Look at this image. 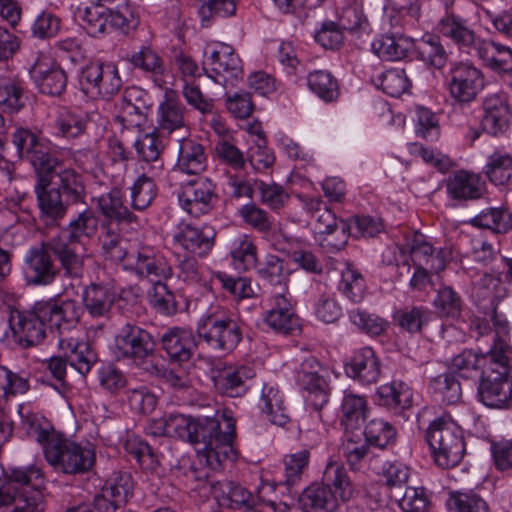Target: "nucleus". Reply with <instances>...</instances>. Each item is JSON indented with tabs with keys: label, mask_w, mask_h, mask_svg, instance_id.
I'll list each match as a JSON object with an SVG mask.
<instances>
[{
	"label": "nucleus",
	"mask_w": 512,
	"mask_h": 512,
	"mask_svg": "<svg viewBox=\"0 0 512 512\" xmlns=\"http://www.w3.org/2000/svg\"><path fill=\"white\" fill-rule=\"evenodd\" d=\"M236 420L229 409L217 410L212 417L194 418L192 444L198 445L209 466L218 468L224 461H235Z\"/></svg>",
	"instance_id": "f257e3e1"
},
{
	"label": "nucleus",
	"mask_w": 512,
	"mask_h": 512,
	"mask_svg": "<svg viewBox=\"0 0 512 512\" xmlns=\"http://www.w3.org/2000/svg\"><path fill=\"white\" fill-rule=\"evenodd\" d=\"M98 225L95 212L85 209L73 217L57 236L47 240V246L67 275L71 277L81 275L85 241L96 235Z\"/></svg>",
	"instance_id": "f03ea898"
},
{
	"label": "nucleus",
	"mask_w": 512,
	"mask_h": 512,
	"mask_svg": "<svg viewBox=\"0 0 512 512\" xmlns=\"http://www.w3.org/2000/svg\"><path fill=\"white\" fill-rule=\"evenodd\" d=\"M353 495V486L344 466L330 458L325 466L321 484L307 487L299 497L303 512H318L334 507L335 499L349 500Z\"/></svg>",
	"instance_id": "7ed1b4c3"
},
{
	"label": "nucleus",
	"mask_w": 512,
	"mask_h": 512,
	"mask_svg": "<svg viewBox=\"0 0 512 512\" xmlns=\"http://www.w3.org/2000/svg\"><path fill=\"white\" fill-rule=\"evenodd\" d=\"M424 437L432 460L439 468H454L462 461L466 451L463 432L450 417L433 420Z\"/></svg>",
	"instance_id": "20e7f679"
},
{
	"label": "nucleus",
	"mask_w": 512,
	"mask_h": 512,
	"mask_svg": "<svg viewBox=\"0 0 512 512\" xmlns=\"http://www.w3.org/2000/svg\"><path fill=\"white\" fill-rule=\"evenodd\" d=\"M43 455L47 463L57 473L66 475L83 474L95 464V451L60 432L52 437Z\"/></svg>",
	"instance_id": "39448f33"
},
{
	"label": "nucleus",
	"mask_w": 512,
	"mask_h": 512,
	"mask_svg": "<svg viewBox=\"0 0 512 512\" xmlns=\"http://www.w3.org/2000/svg\"><path fill=\"white\" fill-rule=\"evenodd\" d=\"M197 332L211 349L229 352L242 339V331L232 314L219 305L211 306L198 321Z\"/></svg>",
	"instance_id": "423d86ee"
},
{
	"label": "nucleus",
	"mask_w": 512,
	"mask_h": 512,
	"mask_svg": "<svg viewBox=\"0 0 512 512\" xmlns=\"http://www.w3.org/2000/svg\"><path fill=\"white\" fill-rule=\"evenodd\" d=\"M489 365L482 371L478 398L487 407L505 409L512 405L510 358L487 357Z\"/></svg>",
	"instance_id": "0eeeda50"
},
{
	"label": "nucleus",
	"mask_w": 512,
	"mask_h": 512,
	"mask_svg": "<svg viewBox=\"0 0 512 512\" xmlns=\"http://www.w3.org/2000/svg\"><path fill=\"white\" fill-rule=\"evenodd\" d=\"M114 353L118 360L129 361L146 370H157L153 365L154 341L145 329L127 323L115 337Z\"/></svg>",
	"instance_id": "6e6552de"
},
{
	"label": "nucleus",
	"mask_w": 512,
	"mask_h": 512,
	"mask_svg": "<svg viewBox=\"0 0 512 512\" xmlns=\"http://www.w3.org/2000/svg\"><path fill=\"white\" fill-rule=\"evenodd\" d=\"M42 470L36 465L9 467L0 478V508L17 506L19 499H29L33 492H42Z\"/></svg>",
	"instance_id": "1a4fd4ad"
},
{
	"label": "nucleus",
	"mask_w": 512,
	"mask_h": 512,
	"mask_svg": "<svg viewBox=\"0 0 512 512\" xmlns=\"http://www.w3.org/2000/svg\"><path fill=\"white\" fill-rule=\"evenodd\" d=\"M203 69L216 83L236 85L243 77L242 63L234 49L225 43L209 44L204 52Z\"/></svg>",
	"instance_id": "9d476101"
},
{
	"label": "nucleus",
	"mask_w": 512,
	"mask_h": 512,
	"mask_svg": "<svg viewBox=\"0 0 512 512\" xmlns=\"http://www.w3.org/2000/svg\"><path fill=\"white\" fill-rule=\"evenodd\" d=\"M80 84L86 93L109 100L119 93L123 81L115 63L94 61L82 68Z\"/></svg>",
	"instance_id": "9b49d317"
},
{
	"label": "nucleus",
	"mask_w": 512,
	"mask_h": 512,
	"mask_svg": "<svg viewBox=\"0 0 512 512\" xmlns=\"http://www.w3.org/2000/svg\"><path fill=\"white\" fill-rule=\"evenodd\" d=\"M18 156L31 163L38 174L53 172L58 160L51 154L50 142L29 129L18 128L12 135Z\"/></svg>",
	"instance_id": "f8f14e48"
},
{
	"label": "nucleus",
	"mask_w": 512,
	"mask_h": 512,
	"mask_svg": "<svg viewBox=\"0 0 512 512\" xmlns=\"http://www.w3.org/2000/svg\"><path fill=\"white\" fill-rule=\"evenodd\" d=\"M327 375L328 371L313 356L306 357L300 365L297 382L307 392V406L315 411H320L329 402Z\"/></svg>",
	"instance_id": "ddd939ff"
},
{
	"label": "nucleus",
	"mask_w": 512,
	"mask_h": 512,
	"mask_svg": "<svg viewBox=\"0 0 512 512\" xmlns=\"http://www.w3.org/2000/svg\"><path fill=\"white\" fill-rule=\"evenodd\" d=\"M400 252L409 254L413 265H425L430 272L438 273L445 269L451 257L449 249L436 250L428 237L418 231H406L404 243L396 246Z\"/></svg>",
	"instance_id": "4468645a"
},
{
	"label": "nucleus",
	"mask_w": 512,
	"mask_h": 512,
	"mask_svg": "<svg viewBox=\"0 0 512 512\" xmlns=\"http://www.w3.org/2000/svg\"><path fill=\"white\" fill-rule=\"evenodd\" d=\"M37 302L42 321L59 337L76 328L83 314L81 305L74 299L49 298Z\"/></svg>",
	"instance_id": "2eb2a0df"
},
{
	"label": "nucleus",
	"mask_w": 512,
	"mask_h": 512,
	"mask_svg": "<svg viewBox=\"0 0 512 512\" xmlns=\"http://www.w3.org/2000/svg\"><path fill=\"white\" fill-rule=\"evenodd\" d=\"M484 88V76L480 69L468 62L455 63L448 74L450 97L459 104L474 101Z\"/></svg>",
	"instance_id": "dca6fc26"
},
{
	"label": "nucleus",
	"mask_w": 512,
	"mask_h": 512,
	"mask_svg": "<svg viewBox=\"0 0 512 512\" xmlns=\"http://www.w3.org/2000/svg\"><path fill=\"white\" fill-rule=\"evenodd\" d=\"M9 326L13 341L21 348L38 346L46 338L47 326L42 321L38 302L28 310L11 313Z\"/></svg>",
	"instance_id": "f3484780"
},
{
	"label": "nucleus",
	"mask_w": 512,
	"mask_h": 512,
	"mask_svg": "<svg viewBox=\"0 0 512 512\" xmlns=\"http://www.w3.org/2000/svg\"><path fill=\"white\" fill-rule=\"evenodd\" d=\"M47 241L30 248L24 256L22 275L28 286H49L56 280L59 269L54 263Z\"/></svg>",
	"instance_id": "a211bd4d"
},
{
	"label": "nucleus",
	"mask_w": 512,
	"mask_h": 512,
	"mask_svg": "<svg viewBox=\"0 0 512 512\" xmlns=\"http://www.w3.org/2000/svg\"><path fill=\"white\" fill-rule=\"evenodd\" d=\"M33 83L43 94L60 96L67 86V75L57 61L46 52H37L29 69Z\"/></svg>",
	"instance_id": "6ab92c4d"
},
{
	"label": "nucleus",
	"mask_w": 512,
	"mask_h": 512,
	"mask_svg": "<svg viewBox=\"0 0 512 512\" xmlns=\"http://www.w3.org/2000/svg\"><path fill=\"white\" fill-rule=\"evenodd\" d=\"M439 36L449 40L459 49H470L476 43V33L471 19L453 7V1L445 2V12L436 24Z\"/></svg>",
	"instance_id": "aec40b11"
},
{
	"label": "nucleus",
	"mask_w": 512,
	"mask_h": 512,
	"mask_svg": "<svg viewBox=\"0 0 512 512\" xmlns=\"http://www.w3.org/2000/svg\"><path fill=\"white\" fill-rule=\"evenodd\" d=\"M217 202L216 185L208 178L190 181L179 195L180 206L193 217L209 214Z\"/></svg>",
	"instance_id": "412c9836"
},
{
	"label": "nucleus",
	"mask_w": 512,
	"mask_h": 512,
	"mask_svg": "<svg viewBox=\"0 0 512 512\" xmlns=\"http://www.w3.org/2000/svg\"><path fill=\"white\" fill-rule=\"evenodd\" d=\"M53 172L38 174V181L35 186L38 206L40 209V218L47 225L57 224L67 213L68 203L66 198H62L60 189L50 187L52 184Z\"/></svg>",
	"instance_id": "4be33fe9"
},
{
	"label": "nucleus",
	"mask_w": 512,
	"mask_h": 512,
	"mask_svg": "<svg viewBox=\"0 0 512 512\" xmlns=\"http://www.w3.org/2000/svg\"><path fill=\"white\" fill-rule=\"evenodd\" d=\"M127 61L133 69L150 79L155 87L166 86L169 71L160 51L152 44L141 45L128 55Z\"/></svg>",
	"instance_id": "5701e85b"
},
{
	"label": "nucleus",
	"mask_w": 512,
	"mask_h": 512,
	"mask_svg": "<svg viewBox=\"0 0 512 512\" xmlns=\"http://www.w3.org/2000/svg\"><path fill=\"white\" fill-rule=\"evenodd\" d=\"M264 322L274 331L290 334L298 327L291 297L287 291L277 292L265 300Z\"/></svg>",
	"instance_id": "b1692460"
},
{
	"label": "nucleus",
	"mask_w": 512,
	"mask_h": 512,
	"mask_svg": "<svg viewBox=\"0 0 512 512\" xmlns=\"http://www.w3.org/2000/svg\"><path fill=\"white\" fill-rule=\"evenodd\" d=\"M216 231L210 225L192 226L180 224L173 235V241L182 249L198 257L209 254L215 244Z\"/></svg>",
	"instance_id": "393cba45"
},
{
	"label": "nucleus",
	"mask_w": 512,
	"mask_h": 512,
	"mask_svg": "<svg viewBox=\"0 0 512 512\" xmlns=\"http://www.w3.org/2000/svg\"><path fill=\"white\" fill-rule=\"evenodd\" d=\"M482 107V129L492 136L503 134L512 117L507 95L503 92L489 94L483 99Z\"/></svg>",
	"instance_id": "a878e982"
},
{
	"label": "nucleus",
	"mask_w": 512,
	"mask_h": 512,
	"mask_svg": "<svg viewBox=\"0 0 512 512\" xmlns=\"http://www.w3.org/2000/svg\"><path fill=\"white\" fill-rule=\"evenodd\" d=\"M347 375L364 385L376 383L381 374L380 359L371 347L356 349L345 365Z\"/></svg>",
	"instance_id": "bb28decb"
},
{
	"label": "nucleus",
	"mask_w": 512,
	"mask_h": 512,
	"mask_svg": "<svg viewBox=\"0 0 512 512\" xmlns=\"http://www.w3.org/2000/svg\"><path fill=\"white\" fill-rule=\"evenodd\" d=\"M126 260L127 266L140 277L161 280L172 275V268L166 258L149 248L130 253Z\"/></svg>",
	"instance_id": "cd10ccee"
},
{
	"label": "nucleus",
	"mask_w": 512,
	"mask_h": 512,
	"mask_svg": "<svg viewBox=\"0 0 512 512\" xmlns=\"http://www.w3.org/2000/svg\"><path fill=\"white\" fill-rule=\"evenodd\" d=\"M254 376L255 372L249 366L226 367L214 377V387L221 395L231 398L242 397L248 392V382Z\"/></svg>",
	"instance_id": "c85d7f7f"
},
{
	"label": "nucleus",
	"mask_w": 512,
	"mask_h": 512,
	"mask_svg": "<svg viewBox=\"0 0 512 512\" xmlns=\"http://www.w3.org/2000/svg\"><path fill=\"white\" fill-rule=\"evenodd\" d=\"M18 413L21 417L22 430L27 437L41 446L42 451L47 448L50 439L60 433L45 416L34 411L29 404H21Z\"/></svg>",
	"instance_id": "c756f323"
},
{
	"label": "nucleus",
	"mask_w": 512,
	"mask_h": 512,
	"mask_svg": "<svg viewBox=\"0 0 512 512\" xmlns=\"http://www.w3.org/2000/svg\"><path fill=\"white\" fill-rule=\"evenodd\" d=\"M57 346L69 365L82 376L87 375L98 360L96 352L87 342L59 337Z\"/></svg>",
	"instance_id": "7c9ffc66"
},
{
	"label": "nucleus",
	"mask_w": 512,
	"mask_h": 512,
	"mask_svg": "<svg viewBox=\"0 0 512 512\" xmlns=\"http://www.w3.org/2000/svg\"><path fill=\"white\" fill-rule=\"evenodd\" d=\"M186 108L172 90L165 92L157 111V129L168 134L186 127Z\"/></svg>",
	"instance_id": "2f4dec72"
},
{
	"label": "nucleus",
	"mask_w": 512,
	"mask_h": 512,
	"mask_svg": "<svg viewBox=\"0 0 512 512\" xmlns=\"http://www.w3.org/2000/svg\"><path fill=\"white\" fill-rule=\"evenodd\" d=\"M82 301L92 318L106 317L116 301V292L110 284L91 283L84 289Z\"/></svg>",
	"instance_id": "473e14b6"
},
{
	"label": "nucleus",
	"mask_w": 512,
	"mask_h": 512,
	"mask_svg": "<svg viewBox=\"0 0 512 512\" xmlns=\"http://www.w3.org/2000/svg\"><path fill=\"white\" fill-rule=\"evenodd\" d=\"M162 347L174 362H187L193 354L195 339L191 330L173 327L161 337Z\"/></svg>",
	"instance_id": "72a5a7b5"
},
{
	"label": "nucleus",
	"mask_w": 512,
	"mask_h": 512,
	"mask_svg": "<svg viewBox=\"0 0 512 512\" xmlns=\"http://www.w3.org/2000/svg\"><path fill=\"white\" fill-rule=\"evenodd\" d=\"M25 82L10 72L0 73V109L5 113H17L25 105Z\"/></svg>",
	"instance_id": "f704fd0d"
},
{
	"label": "nucleus",
	"mask_w": 512,
	"mask_h": 512,
	"mask_svg": "<svg viewBox=\"0 0 512 512\" xmlns=\"http://www.w3.org/2000/svg\"><path fill=\"white\" fill-rule=\"evenodd\" d=\"M178 157L175 171L196 175L206 168V155L203 146L191 138H182L178 142Z\"/></svg>",
	"instance_id": "c9c22d12"
},
{
	"label": "nucleus",
	"mask_w": 512,
	"mask_h": 512,
	"mask_svg": "<svg viewBox=\"0 0 512 512\" xmlns=\"http://www.w3.org/2000/svg\"><path fill=\"white\" fill-rule=\"evenodd\" d=\"M121 223L114 221H102L98 236L103 254L115 263L128 258L127 241L121 234Z\"/></svg>",
	"instance_id": "e433bc0d"
},
{
	"label": "nucleus",
	"mask_w": 512,
	"mask_h": 512,
	"mask_svg": "<svg viewBox=\"0 0 512 512\" xmlns=\"http://www.w3.org/2000/svg\"><path fill=\"white\" fill-rule=\"evenodd\" d=\"M258 407L272 424L284 426L289 421L284 395L276 385H263Z\"/></svg>",
	"instance_id": "4c0bfd02"
},
{
	"label": "nucleus",
	"mask_w": 512,
	"mask_h": 512,
	"mask_svg": "<svg viewBox=\"0 0 512 512\" xmlns=\"http://www.w3.org/2000/svg\"><path fill=\"white\" fill-rule=\"evenodd\" d=\"M97 208L105 217L103 221L131 224L137 216L124 204V194L119 188H113L97 198Z\"/></svg>",
	"instance_id": "58836bf2"
},
{
	"label": "nucleus",
	"mask_w": 512,
	"mask_h": 512,
	"mask_svg": "<svg viewBox=\"0 0 512 512\" xmlns=\"http://www.w3.org/2000/svg\"><path fill=\"white\" fill-rule=\"evenodd\" d=\"M445 187L448 196L455 200L479 199L483 192L479 176L464 170L449 176Z\"/></svg>",
	"instance_id": "ea45409f"
},
{
	"label": "nucleus",
	"mask_w": 512,
	"mask_h": 512,
	"mask_svg": "<svg viewBox=\"0 0 512 512\" xmlns=\"http://www.w3.org/2000/svg\"><path fill=\"white\" fill-rule=\"evenodd\" d=\"M135 148L142 159L146 163V167H142L152 177H160L164 172V161L161 157L163 145L155 133H146L135 142Z\"/></svg>",
	"instance_id": "a19ab883"
},
{
	"label": "nucleus",
	"mask_w": 512,
	"mask_h": 512,
	"mask_svg": "<svg viewBox=\"0 0 512 512\" xmlns=\"http://www.w3.org/2000/svg\"><path fill=\"white\" fill-rule=\"evenodd\" d=\"M88 124L87 114L67 108L57 111L53 120V133L62 138L74 139L84 134Z\"/></svg>",
	"instance_id": "79ce46f5"
},
{
	"label": "nucleus",
	"mask_w": 512,
	"mask_h": 512,
	"mask_svg": "<svg viewBox=\"0 0 512 512\" xmlns=\"http://www.w3.org/2000/svg\"><path fill=\"white\" fill-rule=\"evenodd\" d=\"M491 307L492 311L489 314V319L492 322L495 335L492 346L489 351H487V357H499L503 359L509 357L512 353L510 324L506 316L497 311L496 304L491 305Z\"/></svg>",
	"instance_id": "37998d69"
},
{
	"label": "nucleus",
	"mask_w": 512,
	"mask_h": 512,
	"mask_svg": "<svg viewBox=\"0 0 512 512\" xmlns=\"http://www.w3.org/2000/svg\"><path fill=\"white\" fill-rule=\"evenodd\" d=\"M483 173L496 186L512 184V155L504 150L495 149L487 157Z\"/></svg>",
	"instance_id": "c03bdc74"
},
{
	"label": "nucleus",
	"mask_w": 512,
	"mask_h": 512,
	"mask_svg": "<svg viewBox=\"0 0 512 512\" xmlns=\"http://www.w3.org/2000/svg\"><path fill=\"white\" fill-rule=\"evenodd\" d=\"M486 356L487 352L478 354L472 349H465L451 359L450 370L461 378L474 379L489 365Z\"/></svg>",
	"instance_id": "a18cd8bd"
},
{
	"label": "nucleus",
	"mask_w": 512,
	"mask_h": 512,
	"mask_svg": "<svg viewBox=\"0 0 512 512\" xmlns=\"http://www.w3.org/2000/svg\"><path fill=\"white\" fill-rule=\"evenodd\" d=\"M368 413V402L365 396L345 392L341 402V422L347 429L359 428Z\"/></svg>",
	"instance_id": "49530a36"
},
{
	"label": "nucleus",
	"mask_w": 512,
	"mask_h": 512,
	"mask_svg": "<svg viewBox=\"0 0 512 512\" xmlns=\"http://www.w3.org/2000/svg\"><path fill=\"white\" fill-rule=\"evenodd\" d=\"M379 404L390 409H406L412 404L411 388L400 381L381 385L377 390Z\"/></svg>",
	"instance_id": "de8ad7c7"
},
{
	"label": "nucleus",
	"mask_w": 512,
	"mask_h": 512,
	"mask_svg": "<svg viewBox=\"0 0 512 512\" xmlns=\"http://www.w3.org/2000/svg\"><path fill=\"white\" fill-rule=\"evenodd\" d=\"M410 41L402 36L381 35L372 44V51L382 60L397 61L407 56Z\"/></svg>",
	"instance_id": "09e8293b"
},
{
	"label": "nucleus",
	"mask_w": 512,
	"mask_h": 512,
	"mask_svg": "<svg viewBox=\"0 0 512 512\" xmlns=\"http://www.w3.org/2000/svg\"><path fill=\"white\" fill-rule=\"evenodd\" d=\"M155 178L147 171L139 176L130 188V205L136 211H144L155 200L158 187Z\"/></svg>",
	"instance_id": "8fccbe9b"
},
{
	"label": "nucleus",
	"mask_w": 512,
	"mask_h": 512,
	"mask_svg": "<svg viewBox=\"0 0 512 512\" xmlns=\"http://www.w3.org/2000/svg\"><path fill=\"white\" fill-rule=\"evenodd\" d=\"M480 57L486 66L497 72H512V49L503 44L491 41L484 43L479 50Z\"/></svg>",
	"instance_id": "3c124183"
},
{
	"label": "nucleus",
	"mask_w": 512,
	"mask_h": 512,
	"mask_svg": "<svg viewBox=\"0 0 512 512\" xmlns=\"http://www.w3.org/2000/svg\"><path fill=\"white\" fill-rule=\"evenodd\" d=\"M58 182L56 189H60L61 195L67 199L68 203L77 204L84 202L85 186L82 176L74 169H62L55 174Z\"/></svg>",
	"instance_id": "603ef678"
},
{
	"label": "nucleus",
	"mask_w": 512,
	"mask_h": 512,
	"mask_svg": "<svg viewBox=\"0 0 512 512\" xmlns=\"http://www.w3.org/2000/svg\"><path fill=\"white\" fill-rule=\"evenodd\" d=\"M314 229L317 233L326 234V235H330V234L340 230L341 239L338 240L337 242H332V241H329L328 239H325V241L327 242L326 247L330 248L331 251H333V250L340 251L347 244L348 234L346 232V230H347L346 224L343 221H340V226H339L337 217L329 209L325 208L324 210H322V212H320L316 216Z\"/></svg>",
	"instance_id": "864d4df0"
},
{
	"label": "nucleus",
	"mask_w": 512,
	"mask_h": 512,
	"mask_svg": "<svg viewBox=\"0 0 512 512\" xmlns=\"http://www.w3.org/2000/svg\"><path fill=\"white\" fill-rule=\"evenodd\" d=\"M429 390L436 399L447 405L457 404L462 398L461 385L452 373L434 377L429 383Z\"/></svg>",
	"instance_id": "5fc2aeb1"
},
{
	"label": "nucleus",
	"mask_w": 512,
	"mask_h": 512,
	"mask_svg": "<svg viewBox=\"0 0 512 512\" xmlns=\"http://www.w3.org/2000/svg\"><path fill=\"white\" fill-rule=\"evenodd\" d=\"M232 264L238 271H248L257 264V247L248 235L236 238L231 246Z\"/></svg>",
	"instance_id": "6e6d98bb"
},
{
	"label": "nucleus",
	"mask_w": 512,
	"mask_h": 512,
	"mask_svg": "<svg viewBox=\"0 0 512 512\" xmlns=\"http://www.w3.org/2000/svg\"><path fill=\"white\" fill-rule=\"evenodd\" d=\"M309 89L325 102L335 101L339 95L337 79L327 70H315L307 76Z\"/></svg>",
	"instance_id": "4d7b16f0"
},
{
	"label": "nucleus",
	"mask_w": 512,
	"mask_h": 512,
	"mask_svg": "<svg viewBox=\"0 0 512 512\" xmlns=\"http://www.w3.org/2000/svg\"><path fill=\"white\" fill-rule=\"evenodd\" d=\"M258 276L272 286H281L283 291H287L286 285L289 280L290 270L285 265V261L277 255L268 254L260 263Z\"/></svg>",
	"instance_id": "13d9d810"
},
{
	"label": "nucleus",
	"mask_w": 512,
	"mask_h": 512,
	"mask_svg": "<svg viewBox=\"0 0 512 512\" xmlns=\"http://www.w3.org/2000/svg\"><path fill=\"white\" fill-rule=\"evenodd\" d=\"M471 224L496 233H506L512 229V213L503 207L489 208L475 216Z\"/></svg>",
	"instance_id": "bf43d9fd"
},
{
	"label": "nucleus",
	"mask_w": 512,
	"mask_h": 512,
	"mask_svg": "<svg viewBox=\"0 0 512 512\" xmlns=\"http://www.w3.org/2000/svg\"><path fill=\"white\" fill-rule=\"evenodd\" d=\"M338 290L350 301L358 303L364 298L366 285L361 273L348 262L342 263Z\"/></svg>",
	"instance_id": "052dcab7"
},
{
	"label": "nucleus",
	"mask_w": 512,
	"mask_h": 512,
	"mask_svg": "<svg viewBox=\"0 0 512 512\" xmlns=\"http://www.w3.org/2000/svg\"><path fill=\"white\" fill-rule=\"evenodd\" d=\"M75 16L80 26L91 37L98 38L106 34L109 12L101 11L97 7H78Z\"/></svg>",
	"instance_id": "680f3d73"
},
{
	"label": "nucleus",
	"mask_w": 512,
	"mask_h": 512,
	"mask_svg": "<svg viewBox=\"0 0 512 512\" xmlns=\"http://www.w3.org/2000/svg\"><path fill=\"white\" fill-rule=\"evenodd\" d=\"M221 495H217V489H214L215 497L218 502L230 509L242 510L247 505H253L257 497L239 484L225 482L220 485Z\"/></svg>",
	"instance_id": "e2e57ef3"
},
{
	"label": "nucleus",
	"mask_w": 512,
	"mask_h": 512,
	"mask_svg": "<svg viewBox=\"0 0 512 512\" xmlns=\"http://www.w3.org/2000/svg\"><path fill=\"white\" fill-rule=\"evenodd\" d=\"M375 85L391 97H399L411 87V82L404 69L392 68L373 79Z\"/></svg>",
	"instance_id": "0e129e2a"
},
{
	"label": "nucleus",
	"mask_w": 512,
	"mask_h": 512,
	"mask_svg": "<svg viewBox=\"0 0 512 512\" xmlns=\"http://www.w3.org/2000/svg\"><path fill=\"white\" fill-rule=\"evenodd\" d=\"M417 50L420 58L427 64L440 69L446 64L448 55L443 47L439 34H427L419 41Z\"/></svg>",
	"instance_id": "69168bd1"
},
{
	"label": "nucleus",
	"mask_w": 512,
	"mask_h": 512,
	"mask_svg": "<svg viewBox=\"0 0 512 512\" xmlns=\"http://www.w3.org/2000/svg\"><path fill=\"white\" fill-rule=\"evenodd\" d=\"M390 498L403 512H428L429 499L423 488L406 487L404 492H392Z\"/></svg>",
	"instance_id": "338daca9"
},
{
	"label": "nucleus",
	"mask_w": 512,
	"mask_h": 512,
	"mask_svg": "<svg viewBox=\"0 0 512 512\" xmlns=\"http://www.w3.org/2000/svg\"><path fill=\"white\" fill-rule=\"evenodd\" d=\"M447 506L453 512H489L487 502L473 491L452 492Z\"/></svg>",
	"instance_id": "774afa93"
}]
</instances>
